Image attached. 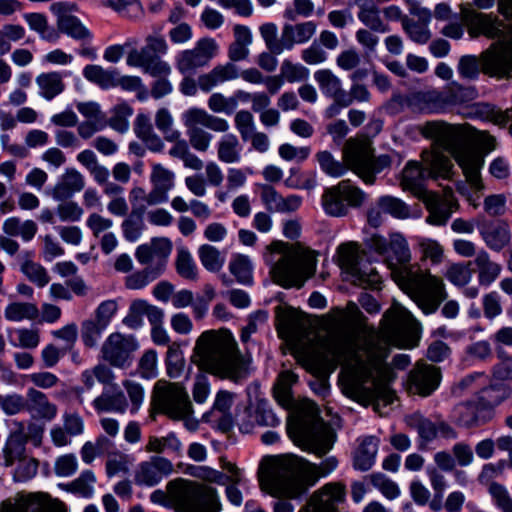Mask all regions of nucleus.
Segmentation results:
<instances>
[{
  "instance_id": "obj_18",
  "label": "nucleus",
  "mask_w": 512,
  "mask_h": 512,
  "mask_svg": "<svg viewBox=\"0 0 512 512\" xmlns=\"http://www.w3.org/2000/svg\"><path fill=\"white\" fill-rule=\"evenodd\" d=\"M388 162H321L322 170L331 177H341L348 170L353 171L365 183L372 184L378 173Z\"/></svg>"
},
{
  "instance_id": "obj_56",
  "label": "nucleus",
  "mask_w": 512,
  "mask_h": 512,
  "mask_svg": "<svg viewBox=\"0 0 512 512\" xmlns=\"http://www.w3.org/2000/svg\"><path fill=\"white\" fill-rule=\"evenodd\" d=\"M378 206L384 213H388L395 218L405 219L410 216V209L402 200L392 197L383 196L378 199Z\"/></svg>"
},
{
  "instance_id": "obj_62",
  "label": "nucleus",
  "mask_w": 512,
  "mask_h": 512,
  "mask_svg": "<svg viewBox=\"0 0 512 512\" xmlns=\"http://www.w3.org/2000/svg\"><path fill=\"white\" fill-rule=\"evenodd\" d=\"M161 275V266L145 267L130 275V289H142Z\"/></svg>"
},
{
  "instance_id": "obj_8",
  "label": "nucleus",
  "mask_w": 512,
  "mask_h": 512,
  "mask_svg": "<svg viewBox=\"0 0 512 512\" xmlns=\"http://www.w3.org/2000/svg\"><path fill=\"white\" fill-rule=\"evenodd\" d=\"M509 393L503 386H490L482 389L473 398L459 403L453 410V418L463 428H476L490 422L494 409L501 404Z\"/></svg>"
},
{
  "instance_id": "obj_43",
  "label": "nucleus",
  "mask_w": 512,
  "mask_h": 512,
  "mask_svg": "<svg viewBox=\"0 0 512 512\" xmlns=\"http://www.w3.org/2000/svg\"><path fill=\"white\" fill-rule=\"evenodd\" d=\"M3 232L10 236H20L24 241H30L37 233V224L33 220L21 221L18 217H9L3 222Z\"/></svg>"
},
{
  "instance_id": "obj_55",
  "label": "nucleus",
  "mask_w": 512,
  "mask_h": 512,
  "mask_svg": "<svg viewBox=\"0 0 512 512\" xmlns=\"http://www.w3.org/2000/svg\"><path fill=\"white\" fill-rule=\"evenodd\" d=\"M401 23L404 31L412 41L418 44H425L430 40L431 32L428 29V25L418 23L407 16L401 18Z\"/></svg>"
},
{
  "instance_id": "obj_32",
  "label": "nucleus",
  "mask_w": 512,
  "mask_h": 512,
  "mask_svg": "<svg viewBox=\"0 0 512 512\" xmlns=\"http://www.w3.org/2000/svg\"><path fill=\"white\" fill-rule=\"evenodd\" d=\"M239 78V68L232 62L216 65L208 73L198 77L199 88L203 92H210L216 86Z\"/></svg>"
},
{
  "instance_id": "obj_60",
  "label": "nucleus",
  "mask_w": 512,
  "mask_h": 512,
  "mask_svg": "<svg viewBox=\"0 0 512 512\" xmlns=\"http://www.w3.org/2000/svg\"><path fill=\"white\" fill-rule=\"evenodd\" d=\"M489 494L495 506L501 512H512V497L503 485L493 482L489 485Z\"/></svg>"
},
{
  "instance_id": "obj_61",
  "label": "nucleus",
  "mask_w": 512,
  "mask_h": 512,
  "mask_svg": "<svg viewBox=\"0 0 512 512\" xmlns=\"http://www.w3.org/2000/svg\"><path fill=\"white\" fill-rule=\"evenodd\" d=\"M372 485L377 488L386 498L392 500L400 495L398 485L381 473H374L369 476Z\"/></svg>"
},
{
  "instance_id": "obj_44",
  "label": "nucleus",
  "mask_w": 512,
  "mask_h": 512,
  "mask_svg": "<svg viewBox=\"0 0 512 512\" xmlns=\"http://www.w3.org/2000/svg\"><path fill=\"white\" fill-rule=\"evenodd\" d=\"M230 273L242 285H251L253 282V264L244 254H234L228 265Z\"/></svg>"
},
{
  "instance_id": "obj_37",
  "label": "nucleus",
  "mask_w": 512,
  "mask_h": 512,
  "mask_svg": "<svg viewBox=\"0 0 512 512\" xmlns=\"http://www.w3.org/2000/svg\"><path fill=\"white\" fill-rule=\"evenodd\" d=\"M35 82L39 96L47 101H51L65 90L63 75L58 71L40 73Z\"/></svg>"
},
{
  "instance_id": "obj_4",
  "label": "nucleus",
  "mask_w": 512,
  "mask_h": 512,
  "mask_svg": "<svg viewBox=\"0 0 512 512\" xmlns=\"http://www.w3.org/2000/svg\"><path fill=\"white\" fill-rule=\"evenodd\" d=\"M389 250L394 258L387 259V263L395 280L407 286L411 299L424 314L434 313L447 297L443 280L427 271L412 272L406 267L411 252L401 234L391 235Z\"/></svg>"
},
{
  "instance_id": "obj_6",
  "label": "nucleus",
  "mask_w": 512,
  "mask_h": 512,
  "mask_svg": "<svg viewBox=\"0 0 512 512\" xmlns=\"http://www.w3.org/2000/svg\"><path fill=\"white\" fill-rule=\"evenodd\" d=\"M264 260L270 266L272 279L284 288H301L316 271L317 259L313 252L273 241L266 248Z\"/></svg>"
},
{
  "instance_id": "obj_30",
  "label": "nucleus",
  "mask_w": 512,
  "mask_h": 512,
  "mask_svg": "<svg viewBox=\"0 0 512 512\" xmlns=\"http://www.w3.org/2000/svg\"><path fill=\"white\" fill-rule=\"evenodd\" d=\"M183 123L187 130L199 129L201 125L215 132H226L229 129L228 122L220 117L209 114L204 109L190 108L183 114Z\"/></svg>"
},
{
  "instance_id": "obj_49",
  "label": "nucleus",
  "mask_w": 512,
  "mask_h": 512,
  "mask_svg": "<svg viewBox=\"0 0 512 512\" xmlns=\"http://www.w3.org/2000/svg\"><path fill=\"white\" fill-rule=\"evenodd\" d=\"M5 317L9 321L35 320L39 315L36 304L31 302H12L5 308Z\"/></svg>"
},
{
  "instance_id": "obj_41",
  "label": "nucleus",
  "mask_w": 512,
  "mask_h": 512,
  "mask_svg": "<svg viewBox=\"0 0 512 512\" xmlns=\"http://www.w3.org/2000/svg\"><path fill=\"white\" fill-rule=\"evenodd\" d=\"M408 105L419 111L434 112L443 107L444 100L436 90L418 91L408 96Z\"/></svg>"
},
{
  "instance_id": "obj_14",
  "label": "nucleus",
  "mask_w": 512,
  "mask_h": 512,
  "mask_svg": "<svg viewBox=\"0 0 512 512\" xmlns=\"http://www.w3.org/2000/svg\"><path fill=\"white\" fill-rule=\"evenodd\" d=\"M151 180L154 184L153 191L145 196L142 189H133L132 194L138 204H135L134 213L141 215L146 209L147 205L158 204L167 201V192L174 185V174L157 164L153 168Z\"/></svg>"
},
{
  "instance_id": "obj_33",
  "label": "nucleus",
  "mask_w": 512,
  "mask_h": 512,
  "mask_svg": "<svg viewBox=\"0 0 512 512\" xmlns=\"http://www.w3.org/2000/svg\"><path fill=\"white\" fill-rule=\"evenodd\" d=\"M83 76L102 89L121 86L126 89V78L121 77L116 69H104L100 65H87L83 69Z\"/></svg>"
},
{
  "instance_id": "obj_53",
  "label": "nucleus",
  "mask_w": 512,
  "mask_h": 512,
  "mask_svg": "<svg viewBox=\"0 0 512 512\" xmlns=\"http://www.w3.org/2000/svg\"><path fill=\"white\" fill-rule=\"evenodd\" d=\"M135 133L152 151H160L163 148L162 140L153 132L152 125L147 116L139 115L135 123Z\"/></svg>"
},
{
  "instance_id": "obj_26",
  "label": "nucleus",
  "mask_w": 512,
  "mask_h": 512,
  "mask_svg": "<svg viewBox=\"0 0 512 512\" xmlns=\"http://www.w3.org/2000/svg\"><path fill=\"white\" fill-rule=\"evenodd\" d=\"M483 71L491 76L512 77V45L483 55Z\"/></svg>"
},
{
  "instance_id": "obj_17",
  "label": "nucleus",
  "mask_w": 512,
  "mask_h": 512,
  "mask_svg": "<svg viewBox=\"0 0 512 512\" xmlns=\"http://www.w3.org/2000/svg\"><path fill=\"white\" fill-rule=\"evenodd\" d=\"M421 199L429 211L426 221L431 225H445L452 213L458 209V202L451 191H445L443 195L428 191Z\"/></svg>"
},
{
  "instance_id": "obj_48",
  "label": "nucleus",
  "mask_w": 512,
  "mask_h": 512,
  "mask_svg": "<svg viewBox=\"0 0 512 512\" xmlns=\"http://www.w3.org/2000/svg\"><path fill=\"white\" fill-rule=\"evenodd\" d=\"M297 375L291 371H283L279 374L277 382L274 385V397L283 407L291 404V387L297 381Z\"/></svg>"
},
{
  "instance_id": "obj_15",
  "label": "nucleus",
  "mask_w": 512,
  "mask_h": 512,
  "mask_svg": "<svg viewBox=\"0 0 512 512\" xmlns=\"http://www.w3.org/2000/svg\"><path fill=\"white\" fill-rule=\"evenodd\" d=\"M117 310L118 303L116 300H105L97 306L93 318L82 323L81 336L86 346L94 347L98 344L102 333L109 326Z\"/></svg>"
},
{
  "instance_id": "obj_28",
  "label": "nucleus",
  "mask_w": 512,
  "mask_h": 512,
  "mask_svg": "<svg viewBox=\"0 0 512 512\" xmlns=\"http://www.w3.org/2000/svg\"><path fill=\"white\" fill-rule=\"evenodd\" d=\"M479 234L490 250L500 252L507 247L512 238L510 226L507 221L499 220L491 222L479 229Z\"/></svg>"
},
{
  "instance_id": "obj_36",
  "label": "nucleus",
  "mask_w": 512,
  "mask_h": 512,
  "mask_svg": "<svg viewBox=\"0 0 512 512\" xmlns=\"http://www.w3.org/2000/svg\"><path fill=\"white\" fill-rule=\"evenodd\" d=\"M316 32V24L312 21L299 24H286L281 34L284 48L291 49L294 44H302L312 38Z\"/></svg>"
},
{
  "instance_id": "obj_5",
  "label": "nucleus",
  "mask_w": 512,
  "mask_h": 512,
  "mask_svg": "<svg viewBox=\"0 0 512 512\" xmlns=\"http://www.w3.org/2000/svg\"><path fill=\"white\" fill-rule=\"evenodd\" d=\"M193 361L200 369L239 383L249 373V363L238 350L237 343L228 332L206 331L197 339Z\"/></svg>"
},
{
  "instance_id": "obj_45",
  "label": "nucleus",
  "mask_w": 512,
  "mask_h": 512,
  "mask_svg": "<svg viewBox=\"0 0 512 512\" xmlns=\"http://www.w3.org/2000/svg\"><path fill=\"white\" fill-rule=\"evenodd\" d=\"M371 140L367 137L348 139L344 144L345 160H371L373 148Z\"/></svg>"
},
{
  "instance_id": "obj_3",
  "label": "nucleus",
  "mask_w": 512,
  "mask_h": 512,
  "mask_svg": "<svg viewBox=\"0 0 512 512\" xmlns=\"http://www.w3.org/2000/svg\"><path fill=\"white\" fill-rule=\"evenodd\" d=\"M421 133L434 140L432 160H483L496 147V139L468 124L429 121Z\"/></svg>"
},
{
  "instance_id": "obj_40",
  "label": "nucleus",
  "mask_w": 512,
  "mask_h": 512,
  "mask_svg": "<svg viewBox=\"0 0 512 512\" xmlns=\"http://www.w3.org/2000/svg\"><path fill=\"white\" fill-rule=\"evenodd\" d=\"M378 446V438L373 436L366 437L354 454V468L360 471H368L371 469L375 463Z\"/></svg>"
},
{
  "instance_id": "obj_46",
  "label": "nucleus",
  "mask_w": 512,
  "mask_h": 512,
  "mask_svg": "<svg viewBox=\"0 0 512 512\" xmlns=\"http://www.w3.org/2000/svg\"><path fill=\"white\" fill-rule=\"evenodd\" d=\"M339 264L343 270L352 277L359 274V269L363 266L358 248L352 244H342L338 248Z\"/></svg>"
},
{
  "instance_id": "obj_2",
  "label": "nucleus",
  "mask_w": 512,
  "mask_h": 512,
  "mask_svg": "<svg viewBox=\"0 0 512 512\" xmlns=\"http://www.w3.org/2000/svg\"><path fill=\"white\" fill-rule=\"evenodd\" d=\"M337 465L334 456L319 464L293 454L265 457L259 468L260 487L273 497L295 499L304 494L308 485L332 473Z\"/></svg>"
},
{
  "instance_id": "obj_22",
  "label": "nucleus",
  "mask_w": 512,
  "mask_h": 512,
  "mask_svg": "<svg viewBox=\"0 0 512 512\" xmlns=\"http://www.w3.org/2000/svg\"><path fill=\"white\" fill-rule=\"evenodd\" d=\"M173 471L172 463L163 457H152L149 461L142 462L134 473V481L138 485L154 486L163 477Z\"/></svg>"
},
{
  "instance_id": "obj_1",
  "label": "nucleus",
  "mask_w": 512,
  "mask_h": 512,
  "mask_svg": "<svg viewBox=\"0 0 512 512\" xmlns=\"http://www.w3.org/2000/svg\"><path fill=\"white\" fill-rule=\"evenodd\" d=\"M346 314L358 327L346 324L336 327L328 337L326 350L334 364L356 362L363 381H372V388H363V391L374 409L378 410L381 404L387 406L394 400L387 385L393 372L385 362L390 347L399 346L401 337L419 323L410 311L399 304L385 312L379 329L362 323L363 314L353 302L347 304Z\"/></svg>"
},
{
  "instance_id": "obj_24",
  "label": "nucleus",
  "mask_w": 512,
  "mask_h": 512,
  "mask_svg": "<svg viewBox=\"0 0 512 512\" xmlns=\"http://www.w3.org/2000/svg\"><path fill=\"white\" fill-rule=\"evenodd\" d=\"M471 265V261L452 263L447 267L444 276L450 283L461 288L465 297L475 299L479 295V286L470 285L473 279Z\"/></svg>"
},
{
  "instance_id": "obj_51",
  "label": "nucleus",
  "mask_w": 512,
  "mask_h": 512,
  "mask_svg": "<svg viewBox=\"0 0 512 512\" xmlns=\"http://www.w3.org/2000/svg\"><path fill=\"white\" fill-rule=\"evenodd\" d=\"M175 267L177 273L184 279L190 281H196L198 279V268L197 265L189 252L185 247L177 248V255L175 260Z\"/></svg>"
},
{
  "instance_id": "obj_38",
  "label": "nucleus",
  "mask_w": 512,
  "mask_h": 512,
  "mask_svg": "<svg viewBox=\"0 0 512 512\" xmlns=\"http://www.w3.org/2000/svg\"><path fill=\"white\" fill-rule=\"evenodd\" d=\"M83 188L84 180L81 174L75 170H68L54 186L52 196L56 200H65Z\"/></svg>"
},
{
  "instance_id": "obj_64",
  "label": "nucleus",
  "mask_w": 512,
  "mask_h": 512,
  "mask_svg": "<svg viewBox=\"0 0 512 512\" xmlns=\"http://www.w3.org/2000/svg\"><path fill=\"white\" fill-rule=\"evenodd\" d=\"M38 471V461L30 456H25L17 463L13 473L15 481L24 482L32 479Z\"/></svg>"
},
{
  "instance_id": "obj_54",
  "label": "nucleus",
  "mask_w": 512,
  "mask_h": 512,
  "mask_svg": "<svg viewBox=\"0 0 512 512\" xmlns=\"http://www.w3.org/2000/svg\"><path fill=\"white\" fill-rule=\"evenodd\" d=\"M95 482L96 477L94 473L91 470H85L67 486V490L89 498L94 493Z\"/></svg>"
},
{
  "instance_id": "obj_42",
  "label": "nucleus",
  "mask_w": 512,
  "mask_h": 512,
  "mask_svg": "<svg viewBox=\"0 0 512 512\" xmlns=\"http://www.w3.org/2000/svg\"><path fill=\"white\" fill-rule=\"evenodd\" d=\"M97 411H117L124 412L126 406V397L124 393L115 386H108L104 392L97 397L94 402Z\"/></svg>"
},
{
  "instance_id": "obj_47",
  "label": "nucleus",
  "mask_w": 512,
  "mask_h": 512,
  "mask_svg": "<svg viewBox=\"0 0 512 512\" xmlns=\"http://www.w3.org/2000/svg\"><path fill=\"white\" fill-rule=\"evenodd\" d=\"M197 255L202 266L209 272H219L224 266V255L217 247L211 244L200 245Z\"/></svg>"
},
{
  "instance_id": "obj_35",
  "label": "nucleus",
  "mask_w": 512,
  "mask_h": 512,
  "mask_svg": "<svg viewBox=\"0 0 512 512\" xmlns=\"http://www.w3.org/2000/svg\"><path fill=\"white\" fill-rule=\"evenodd\" d=\"M477 269L478 286H489L495 282L501 274V264L493 261L490 254L484 250H478L472 262Z\"/></svg>"
},
{
  "instance_id": "obj_52",
  "label": "nucleus",
  "mask_w": 512,
  "mask_h": 512,
  "mask_svg": "<svg viewBox=\"0 0 512 512\" xmlns=\"http://www.w3.org/2000/svg\"><path fill=\"white\" fill-rule=\"evenodd\" d=\"M25 255L26 258L23 259L20 266L21 272L37 287H45L50 282V276L47 270L41 264L29 260V252H26Z\"/></svg>"
},
{
  "instance_id": "obj_25",
  "label": "nucleus",
  "mask_w": 512,
  "mask_h": 512,
  "mask_svg": "<svg viewBox=\"0 0 512 512\" xmlns=\"http://www.w3.org/2000/svg\"><path fill=\"white\" fill-rule=\"evenodd\" d=\"M411 390L422 395H430L439 385L440 371L437 367L428 364H418L409 376Z\"/></svg>"
},
{
  "instance_id": "obj_16",
  "label": "nucleus",
  "mask_w": 512,
  "mask_h": 512,
  "mask_svg": "<svg viewBox=\"0 0 512 512\" xmlns=\"http://www.w3.org/2000/svg\"><path fill=\"white\" fill-rule=\"evenodd\" d=\"M409 427L417 431L419 447L424 449L428 443L438 436L446 439H456L457 432L444 421L433 422L419 413H414L406 418Z\"/></svg>"
},
{
  "instance_id": "obj_23",
  "label": "nucleus",
  "mask_w": 512,
  "mask_h": 512,
  "mask_svg": "<svg viewBox=\"0 0 512 512\" xmlns=\"http://www.w3.org/2000/svg\"><path fill=\"white\" fill-rule=\"evenodd\" d=\"M463 21L468 27L471 37H477L484 34L489 38H502V23L496 17L468 10L463 13Z\"/></svg>"
},
{
  "instance_id": "obj_29",
  "label": "nucleus",
  "mask_w": 512,
  "mask_h": 512,
  "mask_svg": "<svg viewBox=\"0 0 512 512\" xmlns=\"http://www.w3.org/2000/svg\"><path fill=\"white\" fill-rule=\"evenodd\" d=\"M25 410L33 417L45 421H52L58 413L56 404L52 403L45 393L36 388L27 389Z\"/></svg>"
},
{
  "instance_id": "obj_11",
  "label": "nucleus",
  "mask_w": 512,
  "mask_h": 512,
  "mask_svg": "<svg viewBox=\"0 0 512 512\" xmlns=\"http://www.w3.org/2000/svg\"><path fill=\"white\" fill-rule=\"evenodd\" d=\"M453 174L450 162H408L402 171L401 186L421 198L428 192L423 186L425 179L448 180Z\"/></svg>"
},
{
  "instance_id": "obj_34",
  "label": "nucleus",
  "mask_w": 512,
  "mask_h": 512,
  "mask_svg": "<svg viewBox=\"0 0 512 512\" xmlns=\"http://www.w3.org/2000/svg\"><path fill=\"white\" fill-rule=\"evenodd\" d=\"M101 352L104 360L111 365L123 367L128 359V340L121 333H112L104 342Z\"/></svg>"
},
{
  "instance_id": "obj_39",
  "label": "nucleus",
  "mask_w": 512,
  "mask_h": 512,
  "mask_svg": "<svg viewBox=\"0 0 512 512\" xmlns=\"http://www.w3.org/2000/svg\"><path fill=\"white\" fill-rule=\"evenodd\" d=\"M359 6L358 18L370 30L380 33L389 31V28L380 18V11L372 0H356Z\"/></svg>"
},
{
  "instance_id": "obj_20",
  "label": "nucleus",
  "mask_w": 512,
  "mask_h": 512,
  "mask_svg": "<svg viewBox=\"0 0 512 512\" xmlns=\"http://www.w3.org/2000/svg\"><path fill=\"white\" fill-rule=\"evenodd\" d=\"M218 50L216 41L212 38L200 39L193 49L181 52L177 59V68L182 73L203 67L215 56Z\"/></svg>"
},
{
  "instance_id": "obj_63",
  "label": "nucleus",
  "mask_w": 512,
  "mask_h": 512,
  "mask_svg": "<svg viewBox=\"0 0 512 512\" xmlns=\"http://www.w3.org/2000/svg\"><path fill=\"white\" fill-rule=\"evenodd\" d=\"M281 77L289 83L306 80L309 75L308 69L301 64H294L290 60H284L281 65Z\"/></svg>"
},
{
  "instance_id": "obj_12",
  "label": "nucleus",
  "mask_w": 512,
  "mask_h": 512,
  "mask_svg": "<svg viewBox=\"0 0 512 512\" xmlns=\"http://www.w3.org/2000/svg\"><path fill=\"white\" fill-rule=\"evenodd\" d=\"M366 199V194L349 180L340 181L337 185L326 188L321 197L325 213L332 217H343L351 208L360 207Z\"/></svg>"
},
{
  "instance_id": "obj_57",
  "label": "nucleus",
  "mask_w": 512,
  "mask_h": 512,
  "mask_svg": "<svg viewBox=\"0 0 512 512\" xmlns=\"http://www.w3.org/2000/svg\"><path fill=\"white\" fill-rule=\"evenodd\" d=\"M419 251L422 259H428L433 264H439L444 256L443 246L436 240L430 238H419Z\"/></svg>"
},
{
  "instance_id": "obj_59",
  "label": "nucleus",
  "mask_w": 512,
  "mask_h": 512,
  "mask_svg": "<svg viewBox=\"0 0 512 512\" xmlns=\"http://www.w3.org/2000/svg\"><path fill=\"white\" fill-rule=\"evenodd\" d=\"M147 451L162 453L165 451L178 452L181 449V442L174 433H169L165 437H150L146 447Z\"/></svg>"
},
{
  "instance_id": "obj_13",
  "label": "nucleus",
  "mask_w": 512,
  "mask_h": 512,
  "mask_svg": "<svg viewBox=\"0 0 512 512\" xmlns=\"http://www.w3.org/2000/svg\"><path fill=\"white\" fill-rule=\"evenodd\" d=\"M0 512H67L64 502L45 492L17 494L13 500H5Z\"/></svg>"
},
{
  "instance_id": "obj_58",
  "label": "nucleus",
  "mask_w": 512,
  "mask_h": 512,
  "mask_svg": "<svg viewBox=\"0 0 512 512\" xmlns=\"http://www.w3.org/2000/svg\"><path fill=\"white\" fill-rule=\"evenodd\" d=\"M184 365L185 361L179 344L173 343L169 345L166 356L168 375L171 378H178L184 369Z\"/></svg>"
},
{
  "instance_id": "obj_19",
  "label": "nucleus",
  "mask_w": 512,
  "mask_h": 512,
  "mask_svg": "<svg viewBox=\"0 0 512 512\" xmlns=\"http://www.w3.org/2000/svg\"><path fill=\"white\" fill-rule=\"evenodd\" d=\"M77 9L75 4L56 2L50 6V10L57 17V28L61 33L68 35L75 40L91 39L90 31L83 23L72 14Z\"/></svg>"
},
{
  "instance_id": "obj_50",
  "label": "nucleus",
  "mask_w": 512,
  "mask_h": 512,
  "mask_svg": "<svg viewBox=\"0 0 512 512\" xmlns=\"http://www.w3.org/2000/svg\"><path fill=\"white\" fill-rule=\"evenodd\" d=\"M2 455L4 460L3 465L5 467H11L17 464L27 456L25 443L19 436H10L2 448Z\"/></svg>"
},
{
  "instance_id": "obj_31",
  "label": "nucleus",
  "mask_w": 512,
  "mask_h": 512,
  "mask_svg": "<svg viewBox=\"0 0 512 512\" xmlns=\"http://www.w3.org/2000/svg\"><path fill=\"white\" fill-rule=\"evenodd\" d=\"M239 78V68L232 62L216 65L208 73L198 77L199 88L203 92H210L216 86Z\"/></svg>"
},
{
  "instance_id": "obj_9",
  "label": "nucleus",
  "mask_w": 512,
  "mask_h": 512,
  "mask_svg": "<svg viewBox=\"0 0 512 512\" xmlns=\"http://www.w3.org/2000/svg\"><path fill=\"white\" fill-rule=\"evenodd\" d=\"M155 407L173 420H183L185 426L195 430L197 422L191 419L193 413L189 395L179 383L158 380L153 390Z\"/></svg>"
},
{
  "instance_id": "obj_27",
  "label": "nucleus",
  "mask_w": 512,
  "mask_h": 512,
  "mask_svg": "<svg viewBox=\"0 0 512 512\" xmlns=\"http://www.w3.org/2000/svg\"><path fill=\"white\" fill-rule=\"evenodd\" d=\"M314 78L323 94L333 98L336 105L341 107L351 105L348 92L342 88L341 80L332 71L328 69L318 70L315 72Z\"/></svg>"
},
{
  "instance_id": "obj_21",
  "label": "nucleus",
  "mask_w": 512,
  "mask_h": 512,
  "mask_svg": "<svg viewBox=\"0 0 512 512\" xmlns=\"http://www.w3.org/2000/svg\"><path fill=\"white\" fill-rule=\"evenodd\" d=\"M172 242L166 237H156L150 242L138 246L135 258L142 265L148 267L161 266V274L165 270L167 259L172 252Z\"/></svg>"
},
{
  "instance_id": "obj_7",
  "label": "nucleus",
  "mask_w": 512,
  "mask_h": 512,
  "mask_svg": "<svg viewBox=\"0 0 512 512\" xmlns=\"http://www.w3.org/2000/svg\"><path fill=\"white\" fill-rule=\"evenodd\" d=\"M155 504L176 512H220L222 504L215 488L178 478L167 484V490H155L150 495Z\"/></svg>"
},
{
  "instance_id": "obj_10",
  "label": "nucleus",
  "mask_w": 512,
  "mask_h": 512,
  "mask_svg": "<svg viewBox=\"0 0 512 512\" xmlns=\"http://www.w3.org/2000/svg\"><path fill=\"white\" fill-rule=\"evenodd\" d=\"M336 434L332 427L325 423L317 415V409L313 407L312 416L299 428L295 443L304 451L317 457L326 455L334 445Z\"/></svg>"
}]
</instances>
